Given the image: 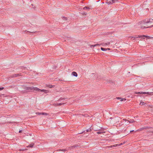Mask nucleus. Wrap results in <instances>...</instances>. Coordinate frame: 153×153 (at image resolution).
I'll list each match as a JSON object with an SVG mask.
<instances>
[{
	"label": "nucleus",
	"instance_id": "obj_5",
	"mask_svg": "<svg viewBox=\"0 0 153 153\" xmlns=\"http://www.w3.org/2000/svg\"><path fill=\"white\" fill-rule=\"evenodd\" d=\"M129 38H130V39H131L133 41H135L136 39V38H141V35H137L134 36H130Z\"/></svg>",
	"mask_w": 153,
	"mask_h": 153
},
{
	"label": "nucleus",
	"instance_id": "obj_16",
	"mask_svg": "<svg viewBox=\"0 0 153 153\" xmlns=\"http://www.w3.org/2000/svg\"><path fill=\"white\" fill-rule=\"evenodd\" d=\"M143 94H149V95H152L153 94V92H143Z\"/></svg>",
	"mask_w": 153,
	"mask_h": 153
},
{
	"label": "nucleus",
	"instance_id": "obj_22",
	"mask_svg": "<svg viewBox=\"0 0 153 153\" xmlns=\"http://www.w3.org/2000/svg\"><path fill=\"white\" fill-rule=\"evenodd\" d=\"M34 145V144H31L28 145V146H27V147H30L32 148L33 147V146Z\"/></svg>",
	"mask_w": 153,
	"mask_h": 153
},
{
	"label": "nucleus",
	"instance_id": "obj_35",
	"mask_svg": "<svg viewBox=\"0 0 153 153\" xmlns=\"http://www.w3.org/2000/svg\"><path fill=\"white\" fill-rule=\"evenodd\" d=\"M22 130H20L19 131V133H21L22 132Z\"/></svg>",
	"mask_w": 153,
	"mask_h": 153
},
{
	"label": "nucleus",
	"instance_id": "obj_17",
	"mask_svg": "<svg viewBox=\"0 0 153 153\" xmlns=\"http://www.w3.org/2000/svg\"><path fill=\"white\" fill-rule=\"evenodd\" d=\"M72 74L74 76L76 77L77 76V74L74 71L72 72Z\"/></svg>",
	"mask_w": 153,
	"mask_h": 153
},
{
	"label": "nucleus",
	"instance_id": "obj_19",
	"mask_svg": "<svg viewBox=\"0 0 153 153\" xmlns=\"http://www.w3.org/2000/svg\"><path fill=\"white\" fill-rule=\"evenodd\" d=\"M91 6H90L89 7L85 6L83 8V9L84 10L86 9L89 10V9H91Z\"/></svg>",
	"mask_w": 153,
	"mask_h": 153
},
{
	"label": "nucleus",
	"instance_id": "obj_11",
	"mask_svg": "<svg viewBox=\"0 0 153 153\" xmlns=\"http://www.w3.org/2000/svg\"><path fill=\"white\" fill-rule=\"evenodd\" d=\"M40 91L42 92H44L45 93H47L49 92V91L48 90H44V89H39V90L38 91Z\"/></svg>",
	"mask_w": 153,
	"mask_h": 153
},
{
	"label": "nucleus",
	"instance_id": "obj_15",
	"mask_svg": "<svg viewBox=\"0 0 153 153\" xmlns=\"http://www.w3.org/2000/svg\"><path fill=\"white\" fill-rule=\"evenodd\" d=\"M116 98L117 99L120 100V101H122L123 100L126 101V99L125 98H123L120 97H117Z\"/></svg>",
	"mask_w": 153,
	"mask_h": 153
},
{
	"label": "nucleus",
	"instance_id": "obj_21",
	"mask_svg": "<svg viewBox=\"0 0 153 153\" xmlns=\"http://www.w3.org/2000/svg\"><path fill=\"white\" fill-rule=\"evenodd\" d=\"M101 50L104 51H106L107 50H111L110 48H101Z\"/></svg>",
	"mask_w": 153,
	"mask_h": 153
},
{
	"label": "nucleus",
	"instance_id": "obj_26",
	"mask_svg": "<svg viewBox=\"0 0 153 153\" xmlns=\"http://www.w3.org/2000/svg\"><path fill=\"white\" fill-rule=\"evenodd\" d=\"M103 133H105V132H103V131H98V132H97V134H101Z\"/></svg>",
	"mask_w": 153,
	"mask_h": 153
},
{
	"label": "nucleus",
	"instance_id": "obj_34",
	"mask_svg": "<svg viewBox=\"0 0 153 153\" xmlns=\"http://www.w3.org/2000/svg\"><path fill=\"white\" fill-rule=\"evenodd\" d=\"M76 147V146H72V147H72V148H73V147Z\"/></svg>",
	"mask_w": 153,
	"mask_h": 153
},
{
	"label": "nucleus",
	"instance_id": "obj_13",
	"mask_svg": "<svg viewBox=\"0 0 153 153\" xmlns=\"http://www.w3.org/2000/svg\"><path fill=\"white\" fill-rule=\"evenodd\" d=\"M64 104H65V103H54V105H55V106H57L58 105H64Z\"/></svg>",
	"mask_w": 153,
	"mask_h": 153
},
{
	"label": "nucleus",
	"instance_id": "obj_4",
	"mask_svg": "<svg viewBox=\"0 0 153 153\" xmlns=\"http://www.w3.org/2000/svg\"><path fill=\"white\" fill-rule=\"evenodd\" d=\"M135 121H134V120L133 119H131L130 120H128L126 119H123V120L122 121V123H124V122H127V123H126L125 125H128L129 124V123H133L134 122H135Z\"/></svg>",
	"mask_w": 153,
	"mask_h": 153
},
{
	"label": "nucleus",
	"instance_id": "obj_41",
	"mask_svg": "<svg viewBox=\"0 0 153 153\" xmlns=\"http://www.w3.org/2000/svg\"><path fill=\"white\" fill-rule=\"evenodd\" d=\"M82 133H80V134H82Z\"/></svg>",
	"mask_w": 153,
	"mask_h": 153
},
{
	"label": "nucleus",
	"instance_id": "obj_6",
	"mask_svg": "<svg viewBox=\"0 0 153 153\" xmlns=\"http://www.w3.org/2000/svg\"><path fill=\"white\" fill-rule=\"evenodd\" d=\"M116 1H118L117 0H107V3L108 4H111Z\"/></svg>",
	"mask_w": 153,
	"mask_h": 153
},
{
	"label": "nucleus",
	"instance_id": "obj_9",
	"mask_svg": "<svg viewBox=\"0 0 153 153\" xmlns=\"http://www.w3.org/2000/svg\"><path fill=\"white\" fill-rule=\"evenodd\" d=\"M141 39H144L145 38H146L147 39H151L153 38V37H151L148 36H146L145 35H141Z\"/></svg>",
	"mask_w": 153,
	"mask_h": 153
},
{
	"label": "nucleus",
	"instance_id": "obj_37",
	"mask_svg": "<svg viewBox=\"0 0 153 153\" xmlns=\"http://www.w3.org/2000/svg\"><path fill=\"white\" fill-rule=\"evenodd\" d=\"M33 7V8H35V7Z\"/></svg>",
	"mask_w": 153,
	"mask_h": 153
},
{
	"label": "nucleus",
	"instance_id": "obj_43",
	"mask_svg": "<svg viewBox=\"0 0 153 153\" xmlns=\"http://www.w3.org/2000/svg\"><path fill=\"white\" fill-rule=\"evenodd\" d=\"M102 46H101V47H102Z\"/></svg>",
	"mask_w": 153,
	"mask_h": 153
},
{
	"label": "nucleus",
	"instance_id": "obj_25",
	"mask_svg": "<svg viewBox=\"0 0 153 153\" xmlns=\"http://www.w3.org/2000/svg\"><path fill=\"white\" fill-rule=\"evenodd\" d=\"M62 19L65 21L67 20V18L63 16L62 17Z\"/></svg>",
	"mask_w": 153,
	"mask_h": 153
},
{
	"label": "nucleus",
	"instance_id": "obj_23",
	"mask_svg": "<svg viewBox=\"0 0 153 153\" xmlns=\"http://www.w3.org/2000/svg\"><path fill=\"white\" fill-rule=\"evenodd\" d=\"M143 92H142V91L139 92H134V93L135 94H143Z\"/></svg>",
	"mask_w": 153,
	"mask_h": 153
},
{
	"label": "nucleus",
	"instance_id": "obj_28",
	"mask_svg": "<svg viewBox=\"0 0 153 153\" xmlns=\"http://www.w3.org/2000/svg\"><path fill=\"white\" fill-rule=\"evenodd\" d=\"M91 129L90 128H89L88 129L86 130V132L91 131Z\"/></svg>",
	"mask_w": 153,
	"mask_h": 153
},
{
	"label": "nucleus",
	"instance_id": "obj_7",
	"mask_svg": "<svg viewBox=\"0 0 153 153\" xmlns=\"http://www.w3.org/2000/svg\"><path fill=\"white\" fill-rule=\"evenodd\" d=\"M123 144V143H121L120 144H117L114 145L112 146H108L106 147V148H108L109 149L112 148L113 147H115L117 146H119Z\"/></svg>",
	"mask_w": 153,
	"mask_h": 153
},
{
	"label": "nucleus",
	"instance_id": "obj_29",
	"mask_svg": "<svg viewBox=\"0 0 153 153\" xmlns=\"http://www.w3.org/2000/svg\"><path fill=\"white\" fill-rule=\"evenodd\" d=\"M59 151H66V150L65 149H62V150L59 149Z\"/></svg>",
	"mask_w": 153,
	"mask_h": 153
},
{
	"label": "nucleus",
	"instance_id": "obj_31",
	"mask_svg": "<svg viewBox=\"0 0 153 153\" xmlns=\"http://www.w3.org/2000/svg\"><path fill=\"white\" fill-rule=\"evenodd\" d=\"M123 123V124H124V123L125 124H125L126 123H127V122H124V123Z\"/></svg>",
	"mask_w": 153,
	"mask_h": 153
},
{
	"label": "nucleus",
	"instance_id": "obj_32",
	"mask_svg": "<svg viewBox=\"0 0 153 153\" xmlns=\"http://www.w3.org/2000/svg\"><path fill=\"white\" fill-rule=\"evenodd\" d=\"M110 42H111V43H110V44H108L107 45H108L111 44V45H112V44H112V43L113 41H111Z\"/></svg>",
	"mask_w": 153,
	"mask_h": 153
},
{
	"label": "nucleus",
	"instance_id": "obj_14",
	"mask_svg": "<svg viewBox=\"0 0 153 153\" xmlns=\"http://www.w3.org/2000/svg\"><path fill=\"white\" fill-rule=\"evenodd\" d=\"M121 51V52L123 53H126L125 51L127 52V50H126L125 48H122L120 49Z\"/></svg>",
	"mask_w": 153,
	"mask_h": 153
},
{
	"label": "nucleus",
	"instance_id": "obj_42",
	"mask_svg": "<svg viewBox=\"0 0 153 153\" xmlns=\"http://www.w3.org/2000/svg\"><path fill=\"white\" fill-rule=\"evenodd\" d=\"M152 132L153 133V131H152Z\"/></svg>",
	"mask_w": 153,
	"mask_h": 153
},
{
	"label": "nucleus",
	"instance_id": "obj_12",
	"mask_svg": "<svg viewBox=\"0 0 153 153\" xmlns=\"http://www.w3.org/2000/svg\"><path fill=\"white\" fill-rule=\"evenodd\" d=\"M153 27V25H152L149 26L148 25H146V26H142L141 28H147L149 27Z\"/></svg>",
	"mask_w": 153,
	"mask_h": 153
},
{
	"label": "nucleus",
	"instance_id": "obj_30",
	"mask_svg": "<svg viewBox=\"0 0 153 153\" xmlns=\"http://www.w3.org/2000/svg\"><path fill=\"white\" fill-rule=\"evenodd\" d=\"M4 87H2V88H0V91L2 90L3 89H4Z\"/></svg>",
	"mask_w": 153,
	"mask_h": 153
},
{
	"label": "nucleus",
	"instance_id": "obj_44",
	"mask_svg": "<svg viewBox=\"0 0 153 153\" xmlns=\"http://www.w3.org/2000/svg\"><path fill=\"white\" fill-rule=\"evenodd\" d=\"M153 91V89L152 90Z\"/></svg>",
	"mask_w": 153,
	"mask_h": 153
},
{
	"label": "nucleus",
	"instance_id": "obj_38",
	"mask_svg": "<svg viewBox=\"0 0 153 153\" xmlns=\"http://www.w3.org/2000/svg\"><path fill=\"white\" fill-rule=\"evenodd\" d=\"M86 13H84V14H85V15H86Z\"/></svg>",
	"mask_w": 153,
	"mask_h": 153
},
{
	"label": "nucleus",
	"instance_id": "obj_3",
	"mask_svg": "<svg viewBox=\"0 0 153 153\" xmlns=\"http://www.w3.org/2000/svg\"><path fill=\"white\" fill-rule=\"evenodd\" d=\"M26 90L29 91H38L39 90V89L37 87H26Z\"/></svg>",
	"mask_w": 153,
	"mask_h": 153
},
{
	"label": "nucleus",
	"instance_id": "obj_2",
	"mask_svg": "<svg viewBox=\"0 0 153 153\" xmlns=\"http://www.w3.org/2000/svg\"><path fill=\"white\" fill-rule=\"evenodd\" d=\"M152 22H153V19H145L143 21H142L141 24L145 25Z\"/></svg>",
	"mask_w": 153,
	"mask_h": 153
},
{
	"label": "nucleus",
	"instance_id": "obj_8",
	"mask_svg": "<svg viewBox=\"0 0 153 153\" xmlns=\"http://www.w3.org/2000/svg\"><path fill=\"white\" fill-rule=\"evenodd\" d=\"M123 144V143H121L120 144H117L114 145L112 146H108L106 147V148H108L109 149L112 148L113 147H115L117 146H119Z\"/></svg>",
	"mask_w": 153,
	"mask_h": 153
},
{
	"label": "nucleus",
	"instance_id": "obj_20",
	"mask_svg": "<svg viewBox=\"0 0 153 153\" xmlns=\"http://www.w3.org/2000/svg\"><path fill=\"white\" fill-rule=\"evenodd\" d=\"M21 76V75L20 74H16L13 75V77H16L18 76Z\"/></svg>",
	"mask_w": 153,
	"mask_h": 153
},
{
	"label": "nucleus",
	"instance_id": "obj_10",
	"mask_svg": "<svg viewBox=\"0 0 153 153\" xmlns=\"http://www.w3.org/2000/svg\"><path fill=\"white\" fill-rule=\"evenodd\" d=\"M36 114L37 115H44L47 116L48 115V114L44 112H42V113H39V112H37L36 113Z\"/></svg>",
	"mask_w": 153,
	"mask_h": 153
},
{
	"label": "nucleus",
	"instance_id": "obj_1",
	"mask_svg": "<svg viewBox=\"0 0 153 153\" xmlns=\"http://www.w3.org/2000/svg\"><path fill=\"white\" fill-rule=\"evenodd\" d=\"M111 42H107V43H104L102 44H97L95 45H88V47H99L100 46V45H102V47L105 46L107 45L108 44H110L111 43Z\"/></svg>",
	"mask_w": 153,
	"mask_h": 153
},
{
	"label": "nucleus",
	"instance_id": "obj_40",
	"mask_svg": "<svg viewBox=\"0 0 153 153\" xmlns=\"http://www.w3.org/2000/svg\"><path fill=\"white\" fill-rule=\"evenodd\" d=\"M31 5H32V6H33V4H31Z\"/></svg>",
	"mask_w": 153,
	"mask_h": 153
},
{
	"label": "nucleus",
	"instance_id": "obj_18",
	"mask_svg": "<svg viewBox=\"0 0 153 153\" xmlns=\"http://www.w3.org/2000/svg\"><path fill=\"white\" fill-rule=\"evenodd\" d=\"M96 49L95 50H94V51L96 52L97 53H99V52H100V49L98 48H95Z\"/></svg>",
	"mask_w": 153,
	"mask_h": 153
},
{
	"label": "nucleus",
	"instance_id": "obj_39",
	"mask_svg": "<svg viewBox=\"0 0 153 153\" xmlns=\"http://www.w3.org/2000/svg\"><path fill=\"white\" fill-rule=\"evenodd\" d=\"M84 132H85H85H85V131H84Z\"/></svg>",
	"mask_w": 153,
	"mask_h": 153
},
{
	"label": "nucleus",
	"instance_id": "obj_27",
	"mask_svg": "<svg viewBox=\"0 0 153 153\" xmlns=\"http://www.w3.org/2000/svg\"><path fill=\"white\" fill-rule=\"evenodd\" d=\"M145 104V103L143 102H141L140 103V105H144Z\"/></svg>",
	"mask_w": 153,
	"mask_h": 153
},
{
	"label": "nucleus",
	"instance_id": "obj_24",
	"mask_svg": "<svg viewBox=\"0 0 153 153\" xmlns=\"http://www.w3.org/2000/svg\"><path fill=\"white\" fill-rule=\"evenodd\" d=\"M47 86L49 88H52L54 87V85H48Z\"/></svg>",
	"mask_w": 153,
	"mask_h": 153
},
{
	"label": "nucleus",
	"instance_id": "obj_33",
	"mask_svg": "<svg viewBox=\"0 0 153 153\" xmlns=\"http://www.w3.org/2000/svg\"><path fill=\"white\" fill-rule=\"evenodd\" d=\"M117 50L116 49H114V51L115 52H117Z\"/></svg>",
	"mask_w": 153,
	"mask_h": 153
},
{
	"label": "nucleus",
	"instance_id": "obj_36",
	"mask_svg": "<svg viewBox=\"0 0 153 153\" xmlns=\"http://www.w3.org/2000/svg\"><path fill=\"white\" fill-rule=\"evenodd\" d=\"M133 131H134V130H132V131H130V132H133Z\"/></svg>",
	"mask_w": 153,
	"mask_h": 153
}]
</instances>
